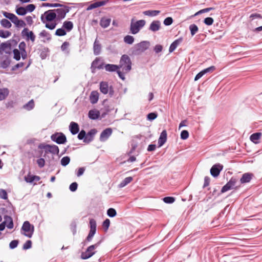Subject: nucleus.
I'll use <instances>...</instances> for the list:
<instances>
[{"label": "nucleus", "mask_w": 262, "mask_h": 262, "mask_svg": "<svg viewBox=\"0 0 262 262\" xmlns=\"http://www.w3.org/2000/svg\"><path fill=\"white\" fill-rule=\"evenodd\" d=\"M70 162V158L68 156L63 157L61 160V164L63 166H66Z\"/></svg>", "instance_id": "c03bdc74"}, {"label": "nucleus", "mask_w": 262, "mask_h": 262, "mask_svg": "<svg viewBox=\"0 0 262 262\" xmlns=\"http://www.w3.org/2000/svg\"><path fill=\"white\" fill-rule=\"evenodd\" d=\"M101 243V241L97 243L89 246L86 249L85 251L82 252L81 254V258L82 259H87L96 253L95 249L99 247Z\"/></svg>", "instance_id": "f03ea898"}, {"label": "nucleus", "mask_w": 262, "mask_h": 262, "mask_svg": "<svg viewBox=\"0 0 262 262\" xmlns=\"http://www.w3.org/2000/svg\"><path fill=\"white\" fill-rule=\"evenodd\" d=\"M21 230L25 232L24 235L31 238L34 231V227L31 225L29 221H25L21 227Z\"/></svg>", "instance_id": "423d86ee"}, {"label": "nucleus", "mask_w": 262, "mask_h": 262, "mask_svg": "<svg viewBox=\"0 0 262 262\" xmlns=\"http://www.w3.org/2000/svg\"><path fill=\"white\" fill-rule=\"evenodd\" d=\"M189 137V133L186 130H183L181 133V138L183 140L187 139Z\"/></svg>", "instance_id": "864d4df0"}, {"label": "nucleus", "mask_w": 262, "mask_h": 262, "mask_svg": "<svg viewBox=\"0 0 262 262\" xmlns=\"http://www.w3.org/2000/svg\"><path fill=\"white\" fill-rule=\"evenodd\" d=\"M161 28V23L159 20L152 21L149 27V30L152 32H155L160 30Z\"/></svg>", "instance_id": "2eb2a0df"}, {"label": "nucleus", "mask_w": 262, "mask_h": 262, "mask_svg": "<svg viewBox=\"0 0 262 262\" xmlns=\"http://www.w3.org/2000/svg\"><path fill=\"white\" fill-rule=\"evenodd\" d=\"M183 38L180 37L176 40H175L170 45L169 48V52L170 53H172L178 47V46L182 42Z\"/></svg>", "instance_id": "a211bd4d"}, {"label": "nucleus", "mask_w": 262, "mask_h": 262, "mask_svg": "<svg viewBox=\"0 0 262 262\" xmlns=\"http://www.w3.org/2000/svg\"><path fill=\"white\" fill-rule=\"evenodd\" d=\"M237 180L234 177H232L230 181L227 183L231 189H233L235 187V184Z\"/></svg>", "instance_id": "a18cd8bd"}, {"label": "nucleus", "mask_w": 262, "mask_h": 262, "mask_svg": "<svg viewBox=\"0 0 262 262\" xmlns=\"http://www.w3.org/2000/svg\"><path fill=\"white\" fill-rule=\"evenodd\" d=\"M39 36L42 37H46L48 40H50L51 39V36L50 34L46 30L42 31L39 33Z\"/></svg>", "instance_id": "79ce46f5"}, {"label": "nucleus", "mask_w": 262, "mask_h": 262, "mask_svg": "<svg viewBox=\"0 0 262 262\" xmlns=\"http://www.w3.org/2000/svg\"><path fill=\"white\" fill-rule=\"evenodd\" d=\"M10 63V61L9 59H6L3 61H2L1 63V67L3 68V69H6L7 67H9V64Z\"/></svg>", "instance_id": "603ef678"}, {"label": "nucleus", "mask_w": 262, "mask_h": 262, "mask_svg": "<svg viewBox=\"0 0 262 262\" xmlns=\"http://www.w3.org/2000/svg\"><path fill=\"white\" fill-rule=\"evenodd\" d=\"M69 129L72 134L76 135L79 131V127L77 123L71 122L69 125Z\"/></svg>", "instance_id": "f3484780"}, {"label": "nucleus", "mask_w": 262, "mask_h": 262, "mask_svg": "<svg viewBox=\"0 0 262 262\" xmlns=\"http://www.w3.org/2000/svg\"><path fill=\"white\" fill-rule=\"evenodd\" d=\"M88 116L91 119L96 120L100 116V112L96 109L91 110L89 111Z\"/></svg>", "instance_id": "4be33fe9"}, {"label": "nucleus", "mask_w": 262, "mask_h": 262, "mask_svg": "<svg viewBox=\"0 0 262 262\" xmlns=\"http://www.w3.org/2000/svg\"><path fill=\"white\" fill-rule=\"evenodd\" d=\"M110 221L109 219H106L103 221L102 225L103 227L105 228V230H107L110 226Z\"/></svg>", "instance_id": "774afa93"}, {"label": "nucleus", "mask_w": 262, "mask_h": 262, "mask_svg": "<svg viewBox=\"0 0 262 262\" xmlns=\"http://www.w3.org/2000/svg\"><path fill=\"white\" fill-rule=\"evenodd\" d=\"M66 31L64 28H61L56 30L55 35L58 36H62L66 35Z\"/></svg>", "instance_id": "a19ab883"}, {"label": "nucleus", "mask_w": 262, "mask_h": 262, "mask_svg": "<svg viewBox=\"0 0 262 262\" xmlns=\"http://www.w3.org/2000/svg\"><path fill=\"white\" fill-rule=\"evenodd\" d=\"M132 180L133 178L132 177H126L119 184V187L120 188H123L130 183Z\"/></svg>", "instance_id": "72a5a7b5"}, {"label": "nucleus", "mask_w": 262, "mask_h": 262, "mask_svg": "<svg viewBox=\"0 0 262 262\" xmlns=\"http://www.w3.org/2000/svg\"><path fill=\"white\" fill-rule=\"evenodd\" d=\"M13 52L14 58L17 61L19 60L20 59V52L16 49H14Z\"/></svg>", "instance_id": "8fccbe9b"}, {"label": "nucleus", "mask_w": 262, "mask_h": 262, "mask_svg": "<svg viewBox=\"0 0 262 262\" xmlns=\"http://www.w3.org/2000/svg\"><path fill=\"white\" fill-rule=\"evenodd\" d=\"M18 244L17 240H13L9 244V247L11 249H13L17 247Z\"/></svg>", "instance_id": "4d7b16f0"}, {"label": "nucleus", "mask_w": 262, "mask_h": 262, "mask_svg": "<svg viewBox=\"0 0 262 262\" xmlns=\"http://www.w3.org/2000/svg\"><path fill=\"white\" fill-rule=\"evenodd\" d=\"M110 88L107 82L102 81L100 83V90L103 94H106L108 93Z\"/></svg>", "instance_id": "b1692460"}, {"label": "nucleus", "mask_w": 262, "mask_h": 262, "mask_svg": "<svg viewBox=\"0 0 262 262\" xmlns=\"http://www.w3.org/2000/svg\"><path fill=\"white\" fill-rule=\"evenodd\" d=\"M146 21L143 19L134 21L132 19L130 25V32L133 34H136L145 25Z\"/></svg>", "instance_id": "7ed1b4c3"}, {"label": "nucleus", "mask_w": 262, "mask_h": 262, "mask_svg": "<svg viewBox=\"0 0 262 262\" xmlns=\"http://www.w3.org/2000/svg\"><path fill=\"white\" fill-rule=\"evenodd\" d=\"M163 201L167 204H171L175 201V199L172 196H166L163 199Z\"/></svg>", "instance_id": "09e8293b"}, {"label": "nucleus", "mask_w": 262, "mask_h": 262, "mask_svg": "<svg viewBox=\"0 0 262 262\" xmlns=\"http://www.w3.org/2000/svg\"><path fill=\"white\" fill-rule=\"evenodd\" d=\"M113 130L111 128H107L103 130L100 136L99 140L101 142L106 141L112 134Z\"/></svg>", "instance_id": "f8f14e48"}, {"label": "nucleus", "mask_w": 262, "mask_h": 262, "mask_svg": "<svg viewBox=\"0 0 262 262\" xmlns=\"http://www.w3.org/2000/svg\"><path fill=\"white\" fill-rule=\"evenodd\" d=\"M22 34L26 35L28 39H30L32 42H34L35 39V35L32 31H29L27 28H24L22 31Z\"/></svg>", "instance_id": "6ab92c4d"}, {"label": "nucleus", "mask_w": 262, "mask_h": 262, "mask_svg": "<svg viewBox=\"0 0 262 262\" xmlns=\"http://www.w3.org/2000/svg\"><path fill=\"white\" fill-rule=\"evenodd\" d=\"M51 139L58 144H64L67 142V138L62 133L53 134L51 136Z\"/></svg>", "instance_id": "1a4fd4ad"}, {"label": "nucleus", "mask_w": 262, "mask_h": 262, "mask_svg": "<svg viewBox=\"0 0 262 262\" xmlns=\"http://www.w3.org/2000/svg\"><path fill=\"white\" fill-rule=\"evenodd\" d=\"M103 68H104L106 71L109 72H116L117 70H119L118 65L113 64H104Z\"/></svg>", "instance_id": "aec40b11"}, {"label": "nucleus", "mask_w": 262, "mask_h": 262, "mask_svg": "<svg viewBox=\"0 0 262 262\" xmlns=\"http://www.w3.org/2000/svg\"><path fill=\"white\" fill-rule=\"evenodd\" d=\"M11 33L8 31H4L0 30V37L3 38H6L10 36Z\"/></svg>", "instance_id": "37998d69"}, {"label": "nucleus", "mask_w": 262, "mask_h": 262, "mask_svg": "<svg viewBox=\"0 0 262 262\" xmlns=\"http://www.w3.org/2000/svg\"><path fill=\"white\" fill-rule=\"evenodd\" d=\"M43 7H62L63 5L58 3H43L42 4Z\"/></svg>", "instance_id": "de8ad7c7"}, {"label": "nucleus", "mask_w": 262, "mask_h": 262, "mask_svg": "<svg viewBox=\"0 0 262 262\" xmlns=\"http://www.w3.org/2000/svg\"><path fill=\"white\" fill-rule=\"evenodd\" d=\"M160 11L159 10H147L143 12L145 15L149 16H155L160 13Z\"/></svg>", "instance_id": "c9c22d12"}, {"label": "nucleus", "mask_w": 262, "mask_h": 262, "mask_svg": "<svg viewBox=\"0 0 262 262\" xmlns=\"http://www.w3.org/2000/svg\"><path fill=\"white\" fill-rule=\"evenodd\" d=\"M149 46L148 41H142L134 46L133 53L135 55L140 54L148 49Z\"/></svg>", "instance_id": "20e7f679"}, {"label": "nucleus", "mask_w": 262, "mask_h": 262, "mask_svg": "<svg viewBox=\"0 0 262 262\" xmlns=\"http://www.w3.org/2000/svg\"><path fill=\"white\" fill-rule=\"evenodd\" d=\"M213 21H214L212 17H207V18H205L204 20V23L206 25H208V26L211 25L213 24Z\"/></svg>", "instance_id": "680f3d73"}, {"label": "nucleus", "mask_w": 262, "mask_h": 262, "mask_svg": "<svg viewBox=\"0 0 262 262\" xmlns=\"http://www.w3.org/2000/svg\"><path fill=\"white\" fill-rule=\"evenodd\" d=\"M253 177V174L250 173H245L243 174L240 179L241 183L242 184L249 182Z\"/></svg>", "instance_id": "a878e982"}, {"label": "nucleus", "mask_w": 262, "mask_h": 262, "mask_svg": "<svg viewBox=\"0 0 262 262\" xmlns=\"http://www.w3.org/2000/svg\"><path fill=\"white\" fill-rule=\"evenodd\" d=\"M57 18L54 10H49L42 14L40 17L41 21L45 24L46 21H52Z\"/></svg>", "instance_id": "39448f33"}, {"label": "nucleus", "mask_w": 262, "mask_h": 262, "mask_svg": "<svg viewBox=\"0 0 262 262\" xmlns=\"http://www.w3.org/2000/svg\"><path fill=\"white\" fill-rule=\"evenodd\" d=\"M35 6L34 4H29L26 7V10L27 12H32L35 9Z\"/></svg>", "instance_id": "13d9d810"}, {"label": "nucleus", "mask_w": 262, "mask_h": 262, "mask_svg": "<svg viewBox=\"0 0 262 262\" xmlns=\"http://www.w3.org/2000/svg\"><path fill=\"white\" fill-rule=\"evenodd\" d=\"M37 164L40 168H42L45 164V160L43 158H39L37 160Z\"/></svg>", "instance_id": "0e129e2a"}, {"label": "nucleus", "mask_w": 262, "mask_h": 262, "mask_svg": "<svg viewBox=\"0 0 262 262\" xmlns=\"http://www.w3.org/2000/svg\"><path fill=\"white\" fill-rule=\"evenodd\" d=\"M32 242L30 240H28L23 245V249L27 250L31 248Z\"/></svg>", "instance_id": "052dcab7"}, {"label": "nucleus", "mask_w": 262, "mask_h": 262, "mask_svg": "<svg viewBox=\"0 0 262 262\" xmlns=\"http://www.w3.org/2000/svg\"><path fill=\"white\" fill-rule=\"evenodd\" d=\"M0 198L4 200H7L8 199L7 192L5 190L3 189H0Z\"/></svg>", "instance_id": "3c124183"}, {"label": "nucleus", "mask_w": 262, "mask_h": 262, "mask_svg": "<svg viewBox=\"0 0 262 262\" xmlns=\"http://www.w3.org/2000/svg\"><path fill=\"white\" fill-rule=\"evenodd\" d=\"M100 61V60L98 58H96L92 63L91 65V68L92 69H101L103 68L104 63H101L100 64H99V62Z\"/></svg>", "instance_id": "cd10ccee"}, {"label": "nucleus", "mask_w": 262, "mask_h": 262, "mask_svg": "<svg viewBox=\"0 0 262 262\" xmlns=\"http://www.w3.org/2000/svg\"><path fill=\"white\" fill-rule=\"evenodd\" d=\"M33 177V175L28 174V176H25V180L27 183H32L34 182Z\"/></svg>", "instance_id": "338daca9"}, {"label": "nucleus", "mask_w": 262, "mask_h": 262, "mask_svg": "<svg viewBox=\"0 0 262 262\" xmlns=\"http://www.w3.org/2000/svg\"><path fill=\"white\" fill-rule=\"evenodd\" d=\"M62 27L68 32L71 31L73 28V24L71 21H65L63 23Z\"/></svg>", "instance_id": "2f4dec72"}, {"label": "nucleus", "mask_w": 262, "mask_h": 262, "mask_svg": "<svg viewBox=\"0 0 262 262\" xmlns=\"http://www.w3.org/2000/svg\"><path fill=\"white\" fill-rule=\"evenodd\" d=\"M39 148L43 149L46 153L50 152L53 155H58L59 152L58 147L55 145L42 144L38 146Z\"/></svg>", "instance_id": "0eeeda50"}, {"label": "nucleus", "mask_w": 262, "mask_h": 262, "mask_svg": "<svg viewBox=\"0 0 262 262\" xmlns=\"http://www.w3.org/2000/svg\"><path fill=\"white\" fill-rule=\"evenodd\" d=\"M106 3V1H104L96 2L91 4L90 5H89L88 6V7L87 8L86 10H92L93 9L98 8L99 7L104 6V5H105Z\"/></svg>", "instance_id": "5701e85b"}, {"label": "nucleus", "mask_w": 262, "mask_h": 262, "mask_svg": "<svg viewBox=\"0 0 262 262\" xmlns=\"http://www.w3.org/2000/svg\"><path fill=\"white\" fill-rule=\"evenodd\" d=\"M167 140V132L166 130H163L160 134L158 140L159 147L162 146Z\"/></svg>", "instance_id": "dca6fc26"}, {"label": "nucleus", "mask_w": 262, "mask_h": 262, "mask_svg": "<svg viewBox=\"0 0 262 262\" xmlns=\"http://www.w3.org/2000/svg\"><path fill=\"white\" fill-rule=\"evenodd\" d=\"M135 40V38L133 36L127 35L124 37V42L128 45H132Z\"/></svg>", "instance_id": "f704fd0d"}, {"label": "nucleus", "mask_w": 262, "mask_h": 262, "mask_svg": "<svg viewBox=\"0 0 262 262\" xmlns=\"http://www.w3.org/2000/svg\"><path fill=\"white\" fill-rule=\"evenodd\" d=\"M46 24V27L50 30H53L55 28L57 23H52L51 24L49 23H45Z\"/></svg>", "instance_id": "e2e57ef3"}, {"label": "nucleus", "mask_w": 262, "mask_h": 262, "mask_svg": "<svg viewBox=\"0 0 262 262\" xmlns=\"http://www.w3.org/2000/svg\"><path fill=\"white\" fill-rule=\"evenodd\" d=\"M107 214L111 217H115L117 214L116 210L114 208H109L107 211Z\"/></svg>", "instance_id": "49530a36"}, {"label": "nucleus", "mask_w": 262, "mask_h": 262, "mask_svg": "<svg viewBox=\"0 0 262 262\" xmlns=\"http://www.w3.org/2000/svg\"><path fill=\"white\" fill-rule=\"evenodd\" d=\"M70 43L69 42L64 41L61 46V51L64 52L67 55L70 53V50L68 49Z\"/></svg>", "instance_id": "e433bc0d"}, {"label": "nucleus", "mask_w": 262, "mask_h": 262, "mask_svg": "<svg viewBox=\"0 0 262 262\" xmlns=\"http://www.w3.org/2000/svg\"><path fill=\"white\" fill-rule=\"evenodd\" d=\"M172 23H173V19L171 17H168L166 18L163 21V23H164V25H165V26H169V25H171L172 24Z\"/></svg>", "instance_id": "bf43d9fd"}, {"label": "nucleus", "mask_w": 262, "mask_h": 262, "mask_svg": "<svg viewBox=\"0 0 262 262\" xmlns=\"http://www.w3.org/2000/svg\"><path fill=\"white\" fill-rule=\"evenodd\" d=\"M86 136V133L84 130H81L78 135V138L79 140H83L84 142V139Z\"/></svg>", "instance_id": "6e6d98bb"}, {"label": "nucleus", "mask_w": 262, "mask_h": 262, "mask_svg": "<svg viewBox=\"0 0 262 262\" xmlns=\"http://www.w3.org/2000/svg\"><path fill=\"white\" fill-rule=\"evenodd\" d=\"M15 12L17 15L20 16H23L27 14L26 8L19 6H16Z\"/></svg>", "instance_id": "473e14b6"}, {"label": "nucleus", "mask_w": 262, "mask_h": 262, "mask_svg": "<svg viewBox=\"0 0 262 262\" xmlns=\"http://www.w3.org/2000/svg\"><path fill=\"white\" fill-rule=\"evenodd\" d=\"M77 183L76 182H73L70 185L69 189L71 191L74 192L77 190Z\"/></svg>", "instance_id": "69168bd1"}, {"label": "nucleus", "mask_w": 262, "mask_h": 262, "mask_svg": "<svg viewBox=\"0 0 262 262\" xmlns=\"http://www.w3.org/2000/svg\"><path fill=\"white\" fill-rule=\"evenodd\" d=\"M111 19L109 18L103 17L100 21V25L103 28H106L110 25Z\"/></svg>", "instance_id": "c756f323"}, {"label": "nucleus", "mask_w": 262, "mask_h": 262, "mask_svg": "<svg viewBox=\"0 0 262 262\" xmlns=\"http://www.w3.org/2000/svg\"><path fill=\"white\" fill-rule=\"evenodd\" d=\"M2 26L6 28L9 29L11 27L12 25L11 23L7 19H2L1 21Z\"/></svg>", "instance_id": "ea45409f"}, {"label": "nucleus", "mask_w": 262, "mask_h": 262, "mask_svg": "<svg viewBox=\"0 0 262 262\" xmlns=\"http://www.w3.org/2000/svg\"><path fill=\"white\" fill-rule=\"evenodd\" d=\"M97 133L96 129H91L87 134H86L85 138L84 139V143H89L92 141L94 139V137Z\"/></svg>", "instance_id": "4468645a"}, {"label": "nucleus", "mask_w": 262, "mask_h": 262, "mask_svg": "<svg viewBox=\"0 0 262 262\" xmlns=\"http://www.w3.org/2000/svg\"><path fill=\"white\" fill-rule=\"evenodd\" d=\"M14 40H10L5 42H3L0 45V54H3V52L8 54L10 53L12 47V42Z\"/></svg>", "instance_id": "9b49d317"}, {"label": "nucleus", "mask_w": 262, "mask_h": 262, "mask_svg": "<svg viewBox=\"0 0 262 262\" xmlns=\"http://www.w3.org/2000/svg\"><path fill=\"white\" fill-rule=\"evenodd\" d=\"M6 226L9 229H12L13 228V222L12 219L8 215H5L4 216V221Z\"/></svg>", "instance_id": "bb28decb"}, {"label": "nucleus", "mask_w": 262, "mask_h": 262, "mask_svg": "<svg viewBox=\"0 0 262 262\" xmlns=\"http://www.w3.org/2000/svg\"><path fill=\"white\" fill-rule=\"evenodd\" d=\"M60 7V8L54 10L57 15V18L59 20L63 19L66 14L69 12V8L68 7L63 5L62 7Z\"/></svg>", "instance_id": "9d476101"}, {"label": "nucleus", "mask_w": 262, "mask_h": 262, "mask_svg": "<svg viewBox=\"0 0 262 262\" xmlns=\"http://www.w3.org/2000/svg\"><path fill=\"white\" fill-rule=\"evenodd\" d=\"M89 223L90 230L89 231V233L86 238V241L88 242H90L92 240L95 234L96 233L97 226L96 222L93 219H91L90 220Z\"/></svg>", "instance_id": "6e6552de"}, {"label": "nucleus", "mask_w": 262, "mask_h": 262, "mask_svg": "<svg viewBox=\"0 0 262 262\" xmlns=\"http://www.w3.org/2000/svg\"><path fill=\"white\" fill-rule=\"evenodd\" d=\"M189 30L190 31L192 36H194L198 31V27L195 24H191L189 26Z\"/></svg>", "instance_id": "58836bf2"}, {"label": "nucleus", "mask_w": 262, "mask_h": 262, "mask_svg": "<svg viewBox=\"0 0 262 262\" xmlns=\"http://www.w3.org/2000/svg\"><path fill=\"white\" fill-rule=\"evenodd\" d=\"M101 50V46L97 39H96L93 45V51L95 55H98L100 54Z\"/></svg>", "instance_id": "412c9836"}, {"label": "nucleus", "mask_w": 262, "mask_h": 262, "mask_svg": "<svg viewBox=\"0 0 262 262\" xmlns=\"http://www.w3.org/2000/svg\"><path fill=\"white\" fill-rule=\"evenodd\" d=\"M158 115L156 113H150L147 116L148 120L152 121L155 119L157 117Z\"/></svg>", "instance_id": "5fc2aeb1"}, {"label": "nucleus", "mask_w": 262, "mask_h": 262, "mask_svg": "<svg viewBox=\"0 0 262 262\" xmlns=\"http://www.w3.org/2000/svg\"><path fill=\"white\" fill-rule=\"evenodd\" d=\"M9 93V91L7 88L0 89V101L5 99Z\"/></svg>", "instance_id": "7c9ffc66"}, {"label": "nucleus", "mask_w": 262, "mask_h": 262, "mask_svg": "<svg viewBox=\"0 0 262 262\" xmlns=\"http://www.w3.org/2000/svg\"><path fill=\"white\" fill-rule=\"evenodd\" d=\"M34 107V102L33 100H30L27 103L25 104L23 107L28 110L30 111L32 110Z\"/></svg>", "instance_id": "4c0bfd02"}, {"label": "nucleus", "mask_w": 262, "mask_h": 262, "mask_svg": "<svg viewBox=\"0 0 262 262\" xmlns=\"http://www.w3.org/2000/svg\"><path fill=\"white\" fill-rule=\"evenodd\" d=\"M223 166L220 164H216L212 166L210 169V173L213 177H217L221 171L223 169Z\"/></svg>", "instance_id": "ddd939ff"}, {"label": "nucleus", "mask_w": 262, "mask_h": 262, "mask_svg": "<svg viewBox=\"0 0 262 262\" xmlns=\"http://www.w3.org/2000/svg\"><path fill=\"white\" fill-rule=\"evenodd\" d=\"M99 99V93L96 91H92L90 96V100L92 104H95Z\"/></svg>", "instance_id": "393cba45"}, {"label": "nucleus", "mask_w": 262, "mask_h": 262, "mask_svg": "<svg viewBox=\"0 0 262 262\" xmlns=\"http://www.w3.org/2000/svg\"><path fill=\"white\" fill-rule=\"evenodd\" d=\"M119 69L122 68L126 72H128L132 69V61L129 57L126 54L123 55L118 65Z\"/></svg>", "instance_id": "f257e3e1"}, {"label": "nucleus", "mask_w": 262, "mask_h": 262, "mask_svg": "<svg viewBox=\"0 0 262 262\" xmlns=\"http://www.w3.org/2000/svg\"><path fill=\"white\" fill-rule=\"evenodd\" d=\"M261 136V133L260 132H257L252 134L250 137V140L254 143L255 144H257L258 143V140L260 139Z\"/></svg>", "instance_id": "c85d7f7f"}]
</instances>
